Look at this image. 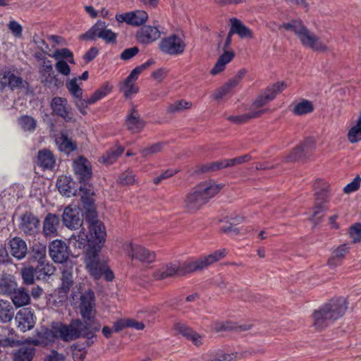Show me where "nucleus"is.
<instances>
[{
	"label": "nucleus",
	"mask_w": 361,
	"mask_h": 361,
	"mask_svg": "<svg viewBox=\"0 0 361 361\" xmlns=\"http://www.w3.org/2000/svg\"><path fill=\"white\" fill-rule=\"evenodd\" d=\"M265 111V109L251 110L250 112L242 115L229 116L227 117V119L236 124L244 123L252 118L260 116Z\"/></svg>",
	"instance_id": "e433bc0d"
},
{
	"label": "nucleus",
	"mask_w": 361,
	"mask_h": 361,
	"mask_svg": "<svg viewBox=\"0 0 361 361\" xmlns=\"http://www.w3.org/2000/svg\"><path fill=\"white\" fill-rule=\"evenodd\" d=\"M41 81L43 85L49 89L61 87L63 82L54 74L53 68L49 69H39Z\"/></svg>",
	"instance_id": "393cba45"
},
{
	"label": "nucleus",
	"mask_w": 361,
	"mask_h": 361,
	"mask_svg": "<svg viewBox=\"0 0 361 361\" xmlns=\"http://www.w3.org/2000/svg\"><path fill=\"white\" fill-rule=\"evenodd\" d=\"M51 57H53L58 61L59 60L66 59L68 63L72 64L75 63L73 54L71 50H69L67 48L56 49L51 55Z\"/></svg>",
	"instance_id": "09e8293b"
},
{
	"label": "nucleus",
	"mask_w": 361,
	"mask_h": 361,
	"mask_svg": "<svg viewBox=\"0 0 361 361\" xmlns=\"http://www.w3.org/2000/svg\"><path fill=\"white\" fill-rule=\"evenodd\" d=\"M348 139L350 143H357L361 140V111L356 123L348 130Z\"/></svg>",
	"instance_id": "c03bdc74"
},
{
	"label": "nucleus",
	"mask_w": 361,
	"mask_h": 361,
	"mask_svg": "<svg viewBox=\"0 0 361 361\" xmlns=\"http://www.w3.org/2000/svg\"><path fill=\"white\" fill-rule=\"evenodd\" d=\"M138 75L132 71L129 75L121 84L120 90L126 98H130L139 91V87L135 85Z\"/></svg>",
	"instance_id": "b1692460"
},
{
	"label": "nucleus",
	"mask_w": 361,
	"mask_h": 361,
	"mask_svg": "<svg viewBox=\"0 0 361 361\" xmlns=\"http://www.w3.org/2000/svg\"><path fill=\"white\" fill-rule=\"evenodd\" d=\"M37 164L43 169H51L55 164V159L51 152L47 149L39 150L37 155Z\"/></svg>",
	"instance_id": "473e14b6"
},
{
	"label": "nucleus",
	"mask_w": 361,
	"mask_h": 361,
	"mask_svg": "<svg viewBox=\"0 0 361 361\" xmlns=\"http://www.w3.org/2000/svg\"><path fill=\"white\" fill-rule=\"evenodd\" d=\"M124 251L132 259H137L143 264L152 263L156 258L154 252L133 243H127L123 245Z\"/></svg>",
	"instance_id": "9d476101"
},
{
	"label": "nucleus",
	"mask_w": 361,
	"mask_h": 361,
	"mask_svg": "<svg viewBox=\"0 0 361 361\" xmlns=\"http://www.w3.org/2000/svg\"><path fill=\"white\" fill-rule=\"evenodd\" d=\"M18 123L23 131L28 133H33L37 126V121L33 117L27 115L19 117Z\"/></svg>",
	"instance_id": "79ce46f5"
},
{
	"label": "nucleus",
	"mask_w": 361,
	"mask_h": 361,
	"mask_svg": "<svg viewBox=\"0 0 361 361\" xmlns=\"http://www.w3.org/2000/svg\"><path fill=\"white\" fill-rule=\"evenodd\" d=\"M119 183L123 185H132L136 182L135 176L131 170L122 173L118 178Z\"/></svg>",
	"instance_id": "5fc2aeb1"
},
{
	"label": "nucleus",
	"mask_w": 361,
	"mask_h": 361,
	"mask_svg": "<svg viewBox=\"0 0 361 361\" xmlns=\"http://www.w3.org/2000/svg\"><path fill=\"white\" fill-rule=\"evenodd\" d=\"M192 105V103L190 102L183 99L177 100L168 106L167 111L171 114L179 113L185 109H190Z\"/></svg>",
	"instance_id": "49530a36"
},
{
	"label": "nucleus",
	"mask_w": 361,
	"mask_h": 361,
	"mask_svg": "<svg viewBox=\"0 0 361 361\" xmlns=\"http://www.w3.org/2000/svg\"><path fill=\"white\" fill-rule=\"evenodd\" d=\"M286 87L284 82H277L274 85L269 86L265 91L259 94L252 103V110L261 108L268 102L272 101L276 96L281 92Z\"/></svg>",
	"instance_id": "2eb2a0df"
},
{
	"label": "nucleus",
	"mask_w": 361,
	"mask_h": 361,
	"mask_svg": "<svg viewBox=\"0 0 361 361\" xmlns=\"http://www.w3.org/2000/svg\"><path fill=\"white\" fill-rule=\"evenodd\" d=\"M227 254L226 249H221L196 260L184 262L182 265L168 264L166 267L154 272L156 280H161L175 275L183 276L195 271L202 270L215 262L224 258Z\"/></svg>",
	"instance_id": "f03ea898"
},
{
	"label": "nucleus",
	"mask_w": 361,
	"mask_h": 361,
	"mask_svg": "<svg viewBox=\"0 0 361 361\" xmlns=\"http://www.w3.org/2000/svg\"><path fill=\"white\" fill-rule=\"evenodd\" d=\"M222 185L212 181H204L196 185L184 200V207L189 212H195L215 196Z\"/></svg>",
	"instance_id": "20e7f679"
},
{
	"label": "nucleus",
	"mask_w": 361,
	"mask_h": 361,
	"mask_svg": "<svg viewBox=\"0 0 361 361\" xmlns=\"http://www.w3.org/2000/svg\"><path fill=\"white\" fill-rule=\"evenodd\" d=\"M56 322H53L51 329H42L38 331L35 338L27 340L28 343L34 345H48L59 338V333L56 332Z\"/></svg>",
	"instance_id": "f3484780"
},
{
	"label": "nucleus",
	"mask_w": 361,
	"mask_h": 361,
	"mask_svg": "<svg viewBox=\"0 0 361 361\" xmlns=\"http://www.w3.org/2000/svg\"><path fill=\"white\" fill-rule=\"evenodd\" d=\"M234 88L233 85L228 82L224 85L217 89L212 94L213 99L216 100H219L224 98L226 94H228L231 90Z\"/></svg>",
	"instance_id": "6e6d98bb"
},
{
	"label": "nucleus",
	"mask_w": 361,
	"mask_h": 361,
	"mask_svg": "<svg viewBox=\"0 0 361 361\" xmlns=\"http://www.w3.org/2000/svg\"><path fill=\"white\" fill-rule=\"evenodd\" d=\"M59 334V339L65 342H71L79 338L88 341L95 338V333L100 329V325L96 322H88L79 319H72L68 324L56 322L54 328Z\"/></svg>",
	"instance_id": "7ed1b4c3"
},
{
	"label": "nucleus",
	"mask_w": 361,
	"mask_h": 361,
	"mask_svg": "<svg viewBox=\"0 0 361 361\" xmlns=\"http://www.w3.org/2000/svg\"><path fill=\"white\" fill-rule=\"evenodd\" d=\"M111 91V87L109 84H106L101 88L97 90L90 98L85 100H80L79 105L82 106L83 110H85L89 105L94 104L99 100L105 97Z\"/></svg>",
	"instance_id": "c756f323"
},
{
	"label": "nucleus",
	"mask_w": 361,
	"mask_h": 361,
	"mask_svg": "<svg viewBox=\"0 0 361 361\" xmlns=\"http://www.w3.org/2000/svg\"><path fill=\"white\" fill-rule=\"evenodd\" d=\"M15 321L17 324V327L22 332L32 329L35 324L33 312L30 308L20 310L15 317Z\"/></svg>",
	"instance_id": "6ab92c4d"
},
{
	"label": "nucleus",
	"mask_w": 361,
	"mask_h": 361,
	"mask_svg": "<svg viewBox=\"0 0 361 361\" xmlns=\"http://www.w3.org/2000/svg\"><path fill=\"white\" fill-rule=\"evenodd\" d=\"M73 169L80 183V191L86 195H90L92 192L89 184L92 176L91 163L84 157H79L73 161Z\"/></svg>",
	"instance_id": "6e6552de"
},
{
	"label": "nucleus",
	"mask_w": 361,
	"mask_h": 361,
	"mask_svg": "<svg viewBox=\"0 0 361 361\" xmlns=\"http://www.w3.org/2000/svg\"><path fill=\"white\" fill-rule=\"evenodd\" d=\"M349 252V247L346 244H343L337 247L333 252L337 259L343 261L345 255Z\"/></svg>",
	"instance_id": "e2e57ef3"
},
{
	"label": "nucleus",
	"mask_w": 361,
	"mask_h": 361,
	"mask_svg": "<svg viewBox=\"0 0 361 361\" xmlns=\"http://www.w3.org/2000/svg\"><path fill=\"white\" fill-rule=\"evenodd\" d=\"M53 112L58 116L63 118L66 121H71L70 106L66 99L59 97H54L51 102Z\"/></svg>",
	"instance_id": "5701e85b"
},
{
	"label": "nucleus",
	"mask_w": 361,
	"mask_h": 361,
	"mask_svg": "<svg viewBox=\"0 0 361 361\" xmlns=\"http://www.w3.org/2000/svg\"><path fill=\"white\" fill-rule=\"evenodd\" d=\"M165 145V142H159L152 145L151 146L142 149L140 150V153L142 157H147L161 152Z\"/></svg>",
	"instance_id": "8fccbe9b"
},
{
	"label": "nucleus",
	"mask_w": 361,
	"mask_h": 361,
	"mask_svg": "<svg viewBox=\"0 0 361 361\" xmlns=\"http://www.w3.org/2000/svg\"><path fill=\"white\" fill-rule=\"evenodd\" d=\"M281 28L293 32L305 47H310L314 51L326 49V46L321 39L310 32L301 21L292 20L290 23H283L279 26V29Z\"/></svg>",
	"instance_id": "0eeeda50"
},
{
	"label": "nucleus",
	"mask_w": 361,
	"mask_h": 361,
	"mask_svg": "<svg viewBox=\"0 0 361 361\" xmlns=\"http://www.w3.org/2000/svg\"><path fill=\"white\" fill-rule=\"evenodd\" d=\"M176 173H177V171H176V170L168 169V170L165 171L164 173H162L160 176L154 178L153 183L155 185H158L161 183V181L162 180L169 178L173 176Z\"/></svg>",
	"instance_id": "338daca9"
},
{
	"label": "nucleus",
	"mask_w": 361,
	"mask_h": 361,
	"mask_svg": "<svg viewBox=\"0 0 361 361\" xmlns=\"http://www.w3.org/2000/svg\"><path fill=\"white\" fill-rule=\"evenodd\" d=\"M183 39L176 35H171L161 39L159 47L164 54L177 56L182 54L185 49Z\"/></svg>",
	"instance_id": "9b49d317"
},
{
	"label": "nucleus",
	"mask_w": 361,
	"mask_h": 361,
	"mask_svg": "<svg viewBox=\"0 0 361 361\" xmlns=\"http://www.w3.org/2000/svg\"><path fill=\"white\" fill-rule=\"evenodd\" d=\"M361 178L357 176L350 183L343 188V192L349 194L358 190L360 185Z\"/></svg>",
	"instance_id": "13d9d810"
},
{
	"label": "nucleus",
	"mask_w": 361,
	"mask_h": 361,
	"mask_svg": "<svg viewBox=\"0 0 361 361\" xmlns=\"http://www.w3.org/2000/svg\"><path fill=\"white\" fill-rule=\"evenodd\" d=\"M35 278L39 280H45L47 277L50 276L54 274L55 267L44 262H38L37 266L35 268Z\"/></svg>",
	"instance_id": "c9c22d12"
},
{
	"label": "nucleus",
	"mask_w": 361,
	"mask_h": 361,
	"mask_svg": "<svg viewBox=\"0 0 361 361\" xmlns=\"http://www.w3.org/2000/svg\"><path fill=\"white\" fill-rule=\"evenodd\" d=\"M17 283L12 275L7 274H0V294L4 295H11L16 289Z\"/></svg>",
	"instance_id": "7c9ffc66"
},
{
	"label": "nucleus",
	"mask_w": 361,
	"mask_h": 361,
	"mask_svg": "<svg viewBox=\"0 0 361 361\" xmlns=\"http://www.w3.org/2000/svg\"><path fill=\"white\" fill-rule=\"evenodd\" d=\"M96 212L89 209L85 216V221L88 224L89 232H85L82 228L78 234L73 233L68 239L69 245L75 249L84 250L93 248L103 244L106 238V230L104 224L97 220Z\"/></svg>",
	"instance_id": "f257e3e1"
},
{
	"label": "nucleus",
	"mask_w": 361,
	"mask_h": 361,
	"mask_svg": "<svg viewBox=\"0 0 361 361\" xmlns=\"http://www.w3.org/2000/svg\"><path fill=\"white\" fill-rule=\"evenodd\" d=\"M49 249V255L55 262L63 263L68 258V247L62 240H53Z\"/></svg>",
	"instance_id": "4be33fe9"
},
{
	"label": "nucleus",
	"mask_w": 361,
	"mask_h": 361,
	"mask_svg": "<svg viewBox=\"0 0 361 361\" xmlns=\"http://www.w3.org/2000/svg\"><path fill=\"white\" fill-rule=\"evenodd\" d=\"M10 252L13 257L18 259H23L27 252V247L25 240L19 237H14L8 242Z\"/></svg>",
	"instance_id": "bb28decb"
},
{
	"label": "nucleus",
	"mask_w": 361,
	"mask_h": 361,
	"mask_svg": "<svg viewBox=\"0 0 361 361\" xmlns=\"http://www.w3.org/2000/svg\"><path fill=\"white\" fill-rule=\"evenodd\" d=\"M328 185L323 181H318L314 183V188L316 190L315 197L318 202L317 204L326 203L329 201V195L328 192Z\"/></svg>",
	"instance_id": "4c0bfd02"
},
{
	"label": "nucleus",
	"mask_w": 361,
	"mask_h": 361,
	"mask_svg": "<svg viewBox=\"0 0 361 361\" xmlns=\"http://www.w3.org/2000/svg\"><path fill=\"white\" fill-rule=\"evenodd\" d=\"M82 39L96 40L102 39L106 44H115L117 35L111 29L107 28V24L102 20H98L90 29L80 37Z\"/></svg>",
	"instance_id": "1a4fd4ad"
},
{
	"label": "nucleus",
	"mask_w": 361,
	"mask_h": 361,
	"mask_svg": "<svg viewBox=\"0 0 361 361\" xmlns=\"http://www.w3.org/2000/svg\"><path fill=\"white\" fill-rule=\"evenodd\" d=\"M102 245L87 250L85 257V267L94 279L98 280L104 276L106 281H111L114 279V274L108 266L106 257L99 255Z\"/></svg>",
	"instance_id": "423d86ee"
},
{
	"label": "nucleus",
	"mask_w": 361,
	"mask_h": 361,
	"mask_svg": "<svg viewBox=\"0 0 361 361\" xmlns=\"http://www.w3.org/2000/svg\"><path fill=\"white\" fill-rule=\"evenodd\" d=\"M300 146L307 159L312 154L315 148V140L312 137L307 138Z\"/></svg>",
	"instance_id": "603ef678"
},
{
	"label": "nucleus",
	"mask_w": 361,
	"mask_h": 361,
	"mask_svg": "<svg viewBox=\"0 0 361 361\" xmlns=\"http://www.w3.org/2000/svg\"><path fill=\"white\" fill-rule=\"evenodd\" d=\"M314 109V104L312 102L307 99H302L295 105L293 112L297 116H302L312 113Z\"/></svg>",
	"instance_id": "37998d69"
},
{
	"label": "nucleus",
	"mask_w": 361,
	"mask_h": 361,
	"mask_svg": "<svg viewBox=\"0 0 361 361\" xmlns=\"http://www.w3.org/2000/svg\"><path fill=\"white\" fill-rule=\"evenodd\" d=\"M79 309L85 322H95V300L92 290H87L80 295Z\"/></svg>",
	"instance_id": "ddd939ff"
},
{
	"label": "nucleus",
	"mask_w": 361,
	"mask_h": 361,
	"mask_svg": "<svg viewBox=\"0 0 361 361\" xmlns=\"http://www.w3.org/2000/svg\"><path fill=\"white\" fill-rule=\"evenodd\" d=\"M349 234L354 243L360 242L361 240V224H355L352 226Z\"/></svg>",
	"instance_id": "bf43d9fd"
},
{
	"label": "nucleus",
	"mask_w": 361,
	"mask_h": 361,
	"mask_svg": "<svg viewBox=\"0 0 361 361\" xmlns=\"http://www.w3.org/2000/svg\"><path fill=\"white\" fill-rule=\"evenodd\" d=\"M8 27L14 36L18 37L22 35V26L17 21L11 20L8 25Z\"/></svg>",
	"instance_id": "69168bd1"
},
{
	"label": "nucleus",
	"mask_w": 361,
	"mask_h": 361,
	"mask_svg": "<svg viewBox=\"0 0 361 361\" xmlns=\"http://www.w3.org/2000/svg\"><path fill=\"white\" fill-rule=\"evenodd\" d=\"M346 309L347 304L345 298L331 300L313 312V326L317 329H322L342 317Z\"/></svg>",
	"instance_id": "39448f33"
},
{
	"label": "nucleus",
	"mask_w": 361,
	"mask_h": 361,
	"mask_svg": "<svg viewBox=\"0 0 361 361\" xmlns=\"http://www.w3.org/2000/svg\"><path fill=\"white\" fill-rule=\"evenodd\" d=\"M124 149L121 146H117L111 149L102 157V161L104 164H111L123 152Z\"/></svg>",
	"instance_id": "de8ad7c7"
},
{
	"label": "nucleus",
	"mask_w": 361,
	"mask_h": 361,
	"mask_svg": "<svg viewBox=\"0 0 361 361\" xmlns=\"http://www.w3.org/2000/svg\"><path fill=\"white\" fill-rule=\"evenodd\" d=\"M73 183L67 177L61 178L57 180L56 185L59 192L67 197L76 195L77 190L72 187Z\"/></svg>",
	"instance_id": "ea45409f"
},
{
	"label": "nucleus",
	"mask_w": 361,
	"mask_h": 361,
	"mask_svg": "<svg viewBox=\"0 0 361 361\" xmlns=\"http://www.w3.org/2000/svg\"><path fill=\"white\" fill-rule=\"evenodd\" d=\"M230 31L233 35L237 34L241 38H252L253 34L252 30L245 26L240 20L237 18H231Z\"/></svg>",
	"instance_id": "2f4dec72"
},
{
	"label": "nucleus",
	"mask_w": 361,
	"mask_h": 361,
	"mask_svg": "<svg viewBox=\"0 0 361 361\" xmlns=\"http://www.w3.org/2000/svg\"><path fill=\"white\" fill-rule=\"evenodd\" d=\"M66 87L74 98V103L76 107L81 114L85 115L87 113L85 110H83V106L79 105V102H80V100H85V99L82 98V90L77 83V79L73 78L68 81L66 82Z\"/></svg>",
	"instance_id": "cd10ccee"
},
{
	"label": "nucleus",
	"mask_w": 361,
	"mask_h": 361,
	"mask_svg": "<svg viewBox=\"0 0 361 361\" xmlns=\"http://www.w3.org/2000/svg\"><path fill=\"white\" fill-rule=\"evenodd\" d=\"M68 61L59 60L56 62L55 67L56 71L63 75L68 76L71 73V68Z\"/></svg>",
	"instance_id": "052dcab7"
},
{
	"label": "nucleus",
	"mask_w": 361,
	"mask_h": 361,
	"mask_svg": "<svg viewBox=\"0 0 361 361\" xmlns=\"http://www.w3.org/2000/svg\"><path fill=\"white\" fill-rule=\"evenodd\" d=\"M161 33L155 26L144 25L137 31L135 37L138 42L147 44L159 39Z\"/></svg>",
	"instance_id": "412c9836"
},
{
	"label": "nucleus",
	"mask_w": 361,
	"mask_h": 361,
	"mask_svg": "<svg viewBox=\"0 0 361 361\" xmlns=\"http://www.w3.org/2000/svg\"><path fill=\"white\" fill-rule=\"evenodd\" d=\"M72 284H73L72 272L68 269H64L62 271L61 288L63 290V292L66 293L68 290H69Z\"/></svg>",
	"instance_id": "3c124183"
},
{
	"label": "nucleus",
	"mask_w": 361,
	"mask_h": 361,
	"mask_svg": "<svg viewBox=\"0 0 361 361\" xmlns=\"http://www.w3.org/2000/svg\"><path fill=\"white\" fill-rule=\"evenodd\" d=\"M18 226L25 235L35 237L39 232L40 221L32 212H26L19 217Z\"/></svg>",
	"instance_id": "f8f14e48"
},
{
	"label": "nucleus",
	"mask_w": 361,
	"mask_h": 361,
	"mask_svg": "<svg viewBox=\"0 0 361 361\" xmlns=\"http://www.w3.org/2000/svg\"><path fill=\"white\" fill-rule=\"evenodd\" d=\"M62 220L71 229H77L82 225L83 218L80 209L77 206H68L64 209Z\"/></svg>",
	"instance_id": "dca6fc26"
},
{
	"label": "nucleus",
	"mask_w": 361,
	"mask_h": 361,
	"mask_svg": "<svg viewBox=\"0 0 361 361\" xmlns=\"http://www.w3.org/2000/svg\"><path fill=\"white\" fill-rule=\"evenodd\" d=\"M21 276L23 283L26 285H31L35 281V270L33 267L24 268L21 271Z\"/></svg>",
	"instance_id": "864d4df0"
},
{
	"label": "nucleus",
	"mask_w": 361,
	"mask_h": 361,
	"mask_svg": "<svg viewBox=\"0 0 361 361\" xmlns=\"http://www.w3.org/2000/svg\"><path fill=\"white\" fill-rule=\"evenodd\" d=\"M235 54L233 51H224L219 56L214 68L211 70L212 75H216L225 69L226 65L228 64L234 57Z\"/></svg>",
	"instance_id": "72a5a7b5"
},
{
	"label": "nucleus",
	"mask_w": 361,
	"mask_h": 361,
	"mask_svg": "<svg viewBox=\"0 0 361 361\" xmlns=\"http://www.w3.org/2000/svg\"><path fill=\"white\" fill-rule=\"evenodd\" d=\"M139 52V49L137 47H133L126 49L121 54V59L124 61L129 60L135 56Z\"/></svg>",
	"instance_id": "0e129e2a"
},
{
	"label": "nucleus",
	"mask_w": 361,
	"mask_h": 361,
	"mask_svg": "<svg viewBox=\"0 0 361 361\" xmlns=\"http://www.w3.org/2000/svg\"><path fill=\"white\" fill-rule=\"evenodd\" d=\"M288 161H296L305 159V157L300 146H298L286 157Z\"/></svg>",
	"instance_id": "4d7b16f0"
},
{
	"label": "nucleus",
	"mask_w": 361,
	"mask_h": 361,
	"mask_svg": "<svg viewBox=\"0 0 361 361\" xmlns=\"http://www.w3.org/2000/svg\"><path fill=\"white\" fill-rule=\"evenodd\" d=\"M34 257L38 259V262L45 261L46 247L42 245H37L33 247Z\"/></svg>",
	"instance_id": "680f3d73"
},
{
	"label": "nucleus",
	"mask_w": 361,
	"mask_h": 361,
	"mask_svg": "<svg viewBox=\"0 0 361 361\" xmlns=\"http://www.w3.org/2000/svg\"><path fill=\"white\" fill-rule=\"evenodd\" d=\"M35 352L34 347L22 346L16 353L14 361H32Z\"/></svg>",
	"instance_id": "a18cd8bd"
},
{
	"label": "nucleus",
	"mask_w": 361,
	"mask_h": 361,
	"mask_svg": "<svg viewBox=\"0 0 361 361\" xmlns=\"http://www.w3.org/2000/svg\"><path fill=\"white\" fill-rule=\"evenodd\" d=\"M12 301L15 306L20 307L27 305L30 302V298L27 292L23 288L13 290L12 293Z\"/></svg>",
	"instance_id": "58836bf2"
},
{
	"label": "nucleus",
	"mask_w": 361,
	"mask_h": 361,
	"mask_svg": "<svg viewBox=\"0 0 361 361\" xmlns=\"http://www.w3.org/2000/svg\"><path fill=\"white\" fill-rule=\"evenodd\" d=\"M11 262V257L3 244L0 243V264H6Z\"/></svg>",
	"instance_id": "774afa93"
},
{
	"label": "nucleus",
	"mask_w": 361,
	"mask_h": 361,
	"mask_svg": "<svg viewBox=\"0 0 361 361\" xmlns=\"http://www.w3.org/2000/svg\"><path fill=\"white\" fill-rule=\"evenodd\" d=\"M118 23H126L130 25L138 26L144 24L148 19V14L145 11L137 10L116 15Z\"/></svg>",
	"instance_id": "a211bd4d"
},
{
	"label": "nucleus",
	"mask_w": 361,
	"mask_h": 361,
	"mask_svg": "<svg viewBox=\"0 0 361 361\" xmlns=\"http://www.w3.org/2000/svg\"><path fill=\"white\" fill-rule=\"evenodd\" d=\"M13 316V308L10 302L0 299V321L3 323L9 322Z\"/></svg>",
	"instance_id": "a19ab883"
},
{
	"label": "nucleus",
	"mask_w": 361,
	"mask_h": 361,
	"mask_svg": "<svg viewBox=\"0 0 361 361\" xmlns=\"http://www.w3.org/2000/svg\"><path fill=\"white\" fill-rule=\"evenodd\" d=\"M125 124L127 129L130 131V133H138L143 130L145 122L141 118L135 106H133L128 112Z\"/></svg>",
	"instance_id": "aec40b11"
},
{
	"label": "nucleus",
	"mask_w": 361,
	"mask_h": 361,
	"mask_svg": "<svg viewBox=\"0 0 361 361\" xmlns=\"http://www.w3.org/2000/svg\"><path fill=\"white\" fill-rule=\"evenodd\" d=\"M59 216L49 213L43 221V233L46 237H55L58 234Z\"/></svg>",
	"instance_id": "a878e982"
},
{
	"label": "nucleus",
	"mask_w": 361,
	"mask_h": 361,
	"mask_svg": "<svg viewBox=\"0 0 361 361\" xmlns=\"http://www.w3.org/2000/svg\"><path fill=\"white\" fill-rule=\"evenodd\" d=\"M56 143L60 151L68 154L76 149V145L63 132L56 138Z\"/></svg>",
	"instance_id": "f704fd0d"
},
{
	"label": "nucleus",
	"mask_w": 361,
	"mask_h": 361,
	"mask_svg": "<svg viewBox=\"0 0 361 361\" xmlns=\"http://www.w3.org/2000/svg\"><path fill=\"white\" fill-rule=\"evenodd\" d=\"M25 83L20 74L14 70L3 69L0 71V87L2 90L8 88L13 91L23 89Z\"/></svg>",
	"instance_id": "4468645a"
},
{
	"label": "nucleus",
	"mask_w": 361,
	"mask_h": 361,
	"mask_svg": "<svg viewBox=\"0 0 361 361\" xmlns=\"http://www.w3.org/2000/svg\"><path fill=\"white\" fill-rule=\"evenodd\" d=\"M175 329L178 334H181L187 339L192 341L195 345L200 346L202 345L201 336L190 329L185 324L181 322L176 323L175 324Z\"/></svg>",
	"instance_id": "c85d7f7f"
}]
</instances>
